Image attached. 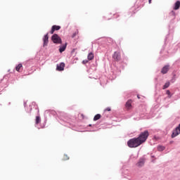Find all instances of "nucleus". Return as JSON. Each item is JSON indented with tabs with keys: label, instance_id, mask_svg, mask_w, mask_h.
Instances as JSON below:
<instances>
[{
	"label": "nucleus",
	"instance_id": "obj_13",
	"mask_svg": "<svg viewBox=\"0 0 180 180\" xmlns=\"http://www.w3.org/2000/svg\"><path fill=\"white\" fill-rule=\"evenodd\" d=\"M22 68H23V65H22V63L18 64L15 67V70L18 72H20V70H22Z\"/></svg>",
	"mask_w": 180,
	"mask_h": 180
},
{
	"label": "nucleus",
	"instance_id": "obj_27",
	"mask_svg": "<svg viewBox=\"0 0 180 180\" xmlns=\"http://www.w3.org/2000/svg\"><path fill=\"white\" fill-rule=\"evenodd\" d=\"M89 126L91 127V124H89Z\"/></svg>",
	"mask_w": 180,
	"mask_h": 180
},
{
	"label": "nucleus",
	"instance_id": "obj_2",
	"mask_svg": "<svg viewBox=\"0 0 180 180\" xmlns=\"http://www.w3.org/2000/svg\"><path fill=\"white\" fill-rule=\"evenodd\" d=\"M51 40L52 41H53L55 44H61L63 43V41L61 40V37H60V36H58V34H54L51 37Z\"/></svg>",
	"mask_w": 180,
	"mask_h": 180
},
{
	"label": "nucleus",
	"instance_id": "obj_18",
	"mask_svg": "<svg viewBox=\"0 0 180 180\" xmlns=\"http://www.w3.org/2000/svg\"><path fill=\"white\" fill-rule=\"evenodd\" d=\"M169 86V82H167L165 84V85L163 86L162 89H167V88H168Z\"/></svg>",
	"mask_w": 180,
	"mask_h": 180
},
{
	"label": "nucleus",
	"instance_id": "obj_14",
	"mask_svg": "<svg viewBox=\"0 0 180 180\" xmlns=\"http://www.w3.org/2000/svg\"><path fill=\"white\" fill-rule=\"evenodd\" d=\"M144 160L143 159H140L139 161L137 163V166L138 167H143V165H144Z\"/></svg>",
	"mask_w": 180,
	"mask_h": 180
},
{
	"label": "nucleus",
	"instance_id": "obj_19",
	"mask_svg": "<svg viewBox=\"0 0 180 180\" xmlns=\"http://www.w3.org/2000/svg\"><path fill=\"white\" fill-rule=\"evenodd\" d=\"M78 33H79V32L78 31V30H77L75 33H73V34L72 35V37L74 39V37H75V36H77V34H78Z\"/></svg>",
	"mask_w": 180,
	"mask_h": 180
},
{
	"label": "nucleus",
	"instance_id": "obj_6",
	"mask_svg": "<svg viewBox=\"0 0 180 180\" xmlns=\"http://www.w3.org/2000/svg\"><path fill=\"white\" fill-rule=\"evenodd\" d=\"M60 29H61V27L59 25H53L51 28V30L50 32L51 34H53L54 32H56V30H60Z\"/></svg>",
	"mask_w": 180,
	"mask_h": 180
},
{
	"label": "nucleus",
	"instance_id": "obj_16",
	"mask_svg": "<svg viewBox=\"0 0 180 180\" xmlns=\"http://www.w3.org/2000/svg\"><path fill=\"white\" fill-rule=\"evenodd\" d=\"M101 115H100V114H97V115H96L94 116V120L95 122H96V120H99V119H101Z\"/></svg>",
	"mask_w": 180,
	"mask_h": 180
},
{
	"label": "nucleus",
	"instance_id": "obj_1",
	"mask_svg": "<svg viewBox=\"0 0 180 180\" xmlns=\"http://www.w3.org/2000/svg\"><path fill=\"white\" fill-rule=\"evenodd\" d=\"M148 136H150L148 131L146 130L141 132L137 138L131 139L127 141L128 147H129V148H136V147H139V146H141V144L147 141Z\"/></svg>",
	"mask_w": 180,
	"mask_h": 180
},
{
	"label": "nucleus",
	"instance_id": "obj_8",
	"mask_svg": "<svg viewBox=\"0 0 180 180\" xmlns=\"http://www.w3.org/2000/svg\"><path fill=\"white\" fill-rule=\"evenodd\" d=\"M43 41H44V46H47V44H49V34H46V35H44Z\"/></svg>",
	"mask_w": 180,
	"mask_h": 180
},
{
	"label": "nucleus",
	"instance_id": "obj_24",
	"mask_svg": "<svg viewBox=\"0 0 180 180\" xmlns=\"http://www.w3.org/2000/svg\"><path fill=\"white\" fill-rule=\"evenodd\" d=\"M87 63H88V60H86L82 61V64H86Z\"/></svg>",
	"mask_w": 180,
	"mask_h": 180
},
{
	"label": "nucleus",
	"instance_id": "obj_23",
	"mask_svg": "<svg viewBox=\"0 0 180 180\" xmlns=\"http://www.w3.org/2000/svg\"><path fill=\"white\" fill-rule=\"evenodd\" d=\"M170 15L172 16H175V11H172L171 13H170Z\"/></svg>",
	"mask_w": 180,
	"mask_h": 180
},
{
	"label": "nucleus",
	"instance_id": "obj_3",
	"mask_svg": "<svg viewBox=\"0 0 180 180\" xmlns=\"http://www.w3.org/2000/svg\"><path fill=\"white\" fill-rule=\"evenodd\" d=\"M180 134V124L174 130H173V132L172 134V139H174V137H176V136H179Z\"/></svg>",
	"mask_w": 180,
	"mask_h": 180
},
{
	"label": "nucleus",
	"instance_id": "obj_12",
	"mask_svg": "<svg viewBox=\"0 0 180 180\" xmlns=\"http://www.w3.org/2000/svg\"><path fill=\"white\" fill-rule=\"evenodd\" d=\"M180 7V1H177L175 4H174V11H178V9H179Z\"/></svg>",
	"mask_w": 180,
	"mask_h": 180
},
{
	"label": "nucleus",
	"instance_id": "obj_10",
	"mask_svg": "<svg viewBox=\"0 0 180 180\" xmlns=\"http://www.w3.org/2000/svg\"><path fill=\"white\" fill-rule=\"evenodd\" d=\"M95 56L94 55V53L91 52L88 54L87 56V58L89 61L94 60Z\"/></svg>",
	"mask_w": 180,
	"mask_h": 180
},
{
	"label": "nucleus",
	"instance_id": "obj_25",
	"mask_svg": "<svg viewBox=\"0 0 180 180\" xmlns=\"http://www.w3.org/2000/svg\"><path fill=\"white\" fill-rule=\"evenodd\" d=\"M153 0H148V2H149V4H151V1H152Z\"/></svg>",
	"mask_w": 180,
	"mask_h": 180
},
{
	"label": "nucleus",
	"instance_id": "obj_17",
	"mask_svg": "<svg viewBox=\"0 0 180 180\" xmlns=\"http://www.w3.org/2000/svg\"><path fill=\"white\" fill-rule=\"evenodd\" d=\"M158 151H164V150H165V147L162 146H158Z\"/></svg>",
	"mask_w": 180,
	"mask_h": 180
},
{
	"label": "nucleus",
	"instance_id": "obj_9",
	"mask_svg": "<svg viewBox=\"0 0 180 180\" xmlns=\"http://www.w3.org/2000/svg\"><path fill=\"white\" fill-rule=\"evenodd\" d=\"M67 49V43L65 44V45L60 46L59 48V52L63 53L65 51V49Z\"/></svg>",
	"mask_w": 180,
	"mask_h": 180
},
{
	"label": "nucleus",
	"instance_id": "obj_26",
	"mask_svg": "<svg viewBox=\"0 0 180 180\" xmlns=\"http://www.w3.org/2000/svg\"><path fill=\"white\" fill-rule=\"evenodd\" d=\"M137 98H138V99H140V96H137Z\"/></svg>",
	"mask_w": 180,
	"mask_h": 180
},
{
	"label": "nucleus",
	"instance_id": "obj_11",
	"mask_svg": "<svg viewBox=\"0 0 180 180\" xmlns=\"http://www.w3.org/2000/svg\"><path fill=\"white\" fill-rule=\"evenodd\" d=\"M127 109H131V100H128L125 104Z\"/></svg>",
	"mask_w": 180,
	"mask_h": 180
},
{
	"label": "nucleus",
	"instance_id": "obj_22",
	"mask_svg": "<svg viewBox=\"0 0 180 180\" xmlns=\"http://www.w3.org/2000/svg\"><path fill=\"white\" fill-rule=\"evenodd\" d=\"M110 110L111 109L109 107L105 109V112H110Z\"/></svg>",
	"mask_w": 180,
	"mask_h": 180
},
{
	"label": "nucleus",
	"instance_id": "obj_21",
	"mask_svg": "<svg viewBox=\"0 0 180 180\" xmlns=\"http://www.w3.org/2000/svg\"><path fill=\"white\" fill-rule=\"evenodd\" d=\"M63 160H70V158H68V155H63Z\"/></svg>",
	"mask_w": 180,
	"mask_h": 180
},
{
	"label": "nucleus",
	"instance_id": "obj_20",
	"mask_svg": "<svg viewBox=\"0 0 180 180\" xmlns=\"http://www.w3.org/2000/svg\"><path fill=\"white\" fill-rule=\"evenodd\" d=\"M166 94L169 96V98H171V91L169 90H167Z\"/></svg>",
	"mask_w": 180,
	"mask_h": 180
},
{
	"label": "nucleus",
	"instance_id": "obj_5",
	"mask_svg": "<svg viewBox=\"0 0 180 180\" xmlns=\"http://www.w3.org/2000/svg\"><path fill=\"white\" fill-rule=\"evenodd\" d=\"M64 67H65V63H60L59 65H57L56 70L57 71H64Z\"/></svg>",
	"mask_w": 180,
	"mask_h": 180
},
{
	"label": "nucleus",
	"instance_id": "obj_7",
	"mask_svg": "<svg viewBox=\"0 0 180 180\" xmlns=\"http://www.w3.org/2000/svg\"><path fill=\"white\" fill-rule=\"evenodd\" d=\"M169 71V65H165V67L162 68L161 72L162 74H167Z\"/></svg>",
	"mask_w": 180,
	"mask_h": 180
},
{
	"label": "nucleus",
	"instance_id": "obj_15",
	"mask_svg": "<svg viewBox=\"0 0 180 180\" xmlns=\"http://www.w3.org/2000/svg\"><path fill=\"white\" fill-rule=\"evenodd\" d=\"M40 122H41V119L39 116H37L35 120V124H39Z\"/></svg>",
	"mask_w": 180,
	"mask_h": 180
},
{
	"label": "nucleus",
	"instance_id": "obj_4",
	"mask_svg": "<svg viewBox=\"0 0 180 180\" xmlns=\"http://www.w3.org/2000/svg\"><path fill=\"white\" fill-rule=\"evenodd\" d=\"M112 58L115 61H120L122 57L120 56V51H115L114 54L112 55Z\"/></svg>",
	"mask_w": 180,
	"mask_h": 180
}]
</instances>
